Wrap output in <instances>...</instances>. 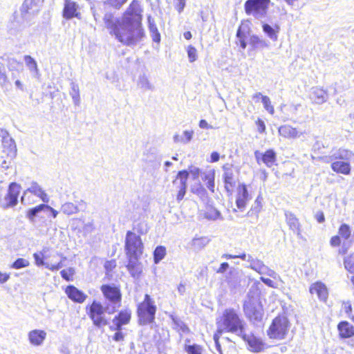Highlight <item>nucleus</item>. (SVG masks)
Segmentation results:
<instances>
[{"instance_id":"8","label":"nucleus","mask_w":354,"mask_h":354,"mask_svg":"<svg viewBox=\"0 0 354 354\" xmlns=\"http://www.w3.org/2000/svg\"><path fill=\"white\" fill-rule=\"evenodd\" d=\"M222 169L223 171V180L225 190L229 196H232L239 185L242 184L239 183L237 176L239 170L236 169L233 164L229 162L224 163L222 165Z\"/></svg>"},{"instance_id":"19","label":"nucleus","mask_w":354,"mask_h":354,"mask_svg":"<svg viewBox=\"0 0 354 354\" xmlns=\"http://www.w3.org/2000/svg\"><path fill=\"white\" fill-rule=\"evenodd\" d=\"M131 319V310L125 308L120 310L113 317L112 322L114 328L112 330H120L122 326L127 325L130 323Z\"/></svg>"},{"instance_id":"50","label":"nucleus","mask_w":354,"mask_h":354,"mask_svg":"<svg viewBox=\"0 0 354 354\" xmlns=\"http://www.w3.org/2000/svg\"><path fill=\"white\" fill-rule=\"evenodd\" d=\"M249 44L253 48H257L260 45H263L264 41L261 39L257 35H252L250 37Z\"/></svg>"},{"instance_id":"16","label":"nucleus","mask_w":354,"mask_h":354,"mask_svg":"<svg viewBox=\"0 0 354 354\" xmlns=\"http://www.w3.org/2000/svg\"><path fill=\"white\" fill-rule=\"evenodd\" d=\"M351 236V227L347 223H342L339 228L337 234L333 236L330 239V246L335 248L342 244V240H348Z\"/></svg>"},{"instance_id":"38","label":"nucleus","mask_w":354,"mask_h":354,"mask_svg":"<svg viewBox=\"0 0 354 354\" xmlns=\"http://www.w3.org/2000/svg\"><path fill=\"white\" fill-rule=\"evenodd\" d=\"M166 255V248L165 246L159 245L157 246L153 251V261L154 263H158L160 262Z\"/></svg>"},{"instance_id":"30","label":"nucleus","mask_w":354,"mask_h":354,"mask_svg":"<svg viewBox=\"0 0 354 354\" xmlns=\"http://www.w3.org/2000/svg\"><path fill=\"white\" fill-rule=\"evenodd\" d=\"M3 151L8 157L13 158L17 155V147L12 138L2 142Z\"/></svg>"},{"instance_id":"63","label":"nucleus","mask_w":354,"mask_h":354,"mask_svg":"<svg viewBox=\"0 0 354 354\" xmlns=\"http://www.w3.org/2000/svg\"><path fill=\"white\" fill-rule=\"evenodd\" d=\"M344 312L346 314H348V315L351 314V313L353 311V308H352L351 304L349 301L344 303Z\"/></svg>"},{"instance_id":"57","label":"nucleus","mask_w":354,"mask_h":354,"mask_svg":"<svg viewBox=\"0 0 354 354\" xmlns=\"http://www.w3.org/2000/svg\"><path fill=\"white\" fill-rule=\"evenodd\" d=\"M185 6V0H175V8L180 13Z\"/></svg>"},{"instance_id":"27","label":"nucleus","mask_w":354,"mask_h":354,"mask_svg":"<svg viewBox=\"0 0 354 354\" xmlns=\"http://www.w3.org/2000/svg\"><path fill=\"white\" fill-rule=\"evenodd\" d=\"M280 136L286 139H295L300 136L299 131L289 124L281 125L278 129Z\"/></svg>"},{"instance_id":"42","label":"nucleus","mask_w":354,"mask_h":354,"mask_svg":"<svg viewBox=\"0 0 354 354\" xmlns=\"http://www.w3.org/2000/svg\"><path fill=\"white\" fill-rule=\"evenodd\" d=\"M220 216V213L218 210L214 208L212 206H208L206 207V209L204 212V216L210 220H215L218 218Z\"/></svg>"},{"instance_id":"20","label":"nucleus","mask_w":354,"mask_h":354,"mask_svg":"<svg viewBox=\"0 0 354 354\" xmlns=\"http://www.w3.org/2000/svg\"><path fill=\"white\" fill-rule=\"evenodd\" d=\"M62 16L66 19L72 18H81V13L78 10L77 4L73 0H64Z\"/></svg>"},{"instance_id":"64","label":"nucleus","mask_w":354,"mask_h":354,"mask_svg":"<svg viewBox=\"0 0 354 354\" xmlns=\"http://www.w3.org/2000/svg\"><path fill=\"white\" fill-rule=\"evenodd\" d=\"M113 339L116 342L122 341L124 339L123 333L120 330H117V332L113 336Z\"/></svg>"},{"instance_id":"58","label":"nucleus","mask_w":354,"mask_h":354,"mask_svg":"<svg viewBox=\"0 0 354 354\" xmlns=\"http://www.w3.org/2000/svg\"><path fill=\"white\" fill-rule=\"evenodd\" d=\"M0 138H1V142H3L8 139H11L8 132L3 128H0Z\"/></svg>"},{"instance_id":"32","label":"nucleus","mask_w":354,"mask_h":354,"mask_svg":"<svg viewBox=\"0 0 354 354\" xmlns=\"http://www.w3.org/2000/svg\"><path fill=\"white\" fill-rule=\"evenodd\" d=\"M251 268L261 274L267 273L269 276L272 277L273 278L276 277V273L273 270H269L260 261H257L253 262L251 264Z\"/></svg>"},{"instance_id":"28","label":"nucleus","mask_w":354,"mask_h":354,"mask_svg":"<svg viewBox=\"0 0 354 354\" xmlns=\"http://www.w3.org/2000/svg\"><path fill=\"white\" fill-rule=\"evenodd\" d=\"M27 194H30L32 196L39 197L43 202L48 203L49 198L44 190L35 182L31 184V186L26 189Z\"/></svg>"},{"instance_id":"56","label":"nucleus","mask_w":354,"mask_h":354,"mask_svg":"<svg viewBox=\"0 0 354 354\" xmlns=\"http://www.w3.org/2000/svg\"><path fill=\"white\" fill-rule=\"evenodd\" d=\"M260 280L264 283L266 285H267L269 287H271V288H277V284L276 282H274L273 280L270 279H268V278H266V277H260Z\"/></svg>"},{"instance_id":"54","label":"nucleus","mask_w":354,"mask_h":354,"mask_svg":"<svg viewBox=\"0 0 354 354\" xmlns=\"http://www.w3.org/2000/svg\"><path fill=\"white\" fill-rule=\"evenodd\" d=\"M107 272H111L116 268V261L114 259L106 261L104 266Z\"/></svg>"},{"instance_id":"49","label":"nucleus","mask_w":354,"mask_h":354,"mask_svg":"<svg viewBox=\"0 0 354 354\" xmlns=\"http://www.w3.org/2000/svg\"><path fill=\"white\" fill-rule=\"evenodd\" d=\"M187 53L190 62H194L197 59V50L192 45H189L187 48Z\"/></svg>"},{"instance_id":"12","label":"nucleus","mask_w":354,"mask_h":354,"mask_svg":"<svg viewBox=\"0 0 354 354\" xmlns=\"http://www.w3.org/2000/svg\"><path fill=\"white\" fill-rule=\"evenodd\" d=\"M243 312L250 320H261L263 316V306L261 303L254 299H248L243 304Z\"/></svg>"},{"instance_id":"33","label":"nucleus","mask_w":354,"mask_h":354,"mask_svg":"<svg viewBox=\"0 0 354 354\" xmlns=\"http://www.w3.org/2000/svg\"><path fill=\"white\" fill-rule=\"evenodd\" d=\"M263 31L273 41H277L278 39V33L280 30L279 25H275L272 27L268 24H263L262 25Z\"/></svg>"},{"instance_id":"25","label":"nucleus","mask_w":354,"mask_h":354,"mask_svg":"<svg viewBox=\"0 0 354 354\" xmlns=\"http://www.w3.org/2000/svg\"><path fill=\"white\" fill-rule=\"evenodd\" d=\"M33 258L35 259V264L37 266L45 265L46 268L52 271L57 270L59 268H61L63 266L62 261H60L57 263H50L48 262L45 263L44 259H46V256L42 252L34 253Z\"/></svg>"},{"instance_id":"51","label":"nucleus","mask_w":354,"mask_h":354,"mask_svg":"<svg viewBox=\"0 0 354 354\" xmlns=\"http://www.w3.org/2000/svg\"><path fill=\"white\" fill-rule=\"evenodd\" d=\"M26 64L30 70L36 71H37V64L35 60L30 55H26L24 57Z\"/></svg>"},{"instance_id":"40","label":"nucleus","mask_w":354,"mask_h":354,"mask_svg":"<svg viewBox=\"0 0 354 354\" xmlns=\"http://www.w3.org/2000/svg\"><path fill=\"white\" fill-rule=\"evenodd\" d=\"M46 204H40L37 205L32 208L29 209L26 212V217L30 220L33 221L35 216L41 211L45 210Z\"/></svg>"},{"instance_id":"47","label":"nucleus","mask_w":354,"mask_h":354,"mask_svg":"<svg viewBox=\"0 0 354 354\" xmlns=\"http://www.w3.org/2000/svg\"><path fill=\"white\" fill-rule=\"evenodd\" d=\"M62 277L67 281H71L73 280V276L75 274V271L73 268H70L68 269L62 270L60 272Z\"/></svg>"},{"instance_id":"9","label":"nucleus","mask_w":354,"mask_h":354,"mask_svg":"<svg viewBox=\"0 0 354 354\" xmlns=\"http://www.w3.org/2000/svg\"><path fill=\"white\" fill-rule=\"evenodd\" d=\"M348 153V150L339 149L337 155L332 157L330 167L336 174L345 176H348L351 174V165L350 160L347 157Z\"/></svg>"},{"instance_id":"13","label":"nucleus","mask_w":354,"mask_h":354,"mask_svg":"<svg viewBox=\"0 0 354 354\" xmlns=\"http://www.w3.org/2000/svg\"><path fill=\"white\" fill-rule=\"evenodd\" d=\"M19 193L20 185L16 183H11L9 185L6 194L3 198L0 199V205L4 209L15 206L18 202Z\"/></svg>"},{"instance_id":"55","label":"nucleus","mask_w":354,"mask_h":354,"mask_svg":"<svg viewBox=\"0 0 354 354\" xmlns=\"http://www.w3.org/2000/svg\"><path fill=\"white\" fill-rule=\"evenodd\" d=\"M73 93H71L74 102L77 104L80 101L79 89L77 86L73 85L72 87Z\"/></svg>"},{"instance_id":"48","label":"nucleus","mask_w":354,"mask_h":354,"mask_svg":"<svg viewBox=\"0 0 354 354\" xmlns=\"http://www.w3.org/2000/svg\"><path fill=\"white\" fill-rule=\"evenodd\" d=\"M223 333V330L218 328L213 335V339L215 343L216 350L221 354V346L219 342L220 337Z\"/></svg>"},{"instance_id":"23","label":"nucleus","mask_w":354,"mask_h":354,"mask_svg":"<svg viewBox=\"0 0 354 354\" xmlns=\"http://www.w3.org/2000/svg\"><path fill=\"white\" fill-rule=\"evenodd\" d=\"M250 31V20H243L239 26L236 36L239 39L240 46L245 49L247 46V42L245 41L246 35Z\"/></svg>"},{"instance_id":"41","label":"nucleus","mask_w":354,"mask_h":354,"mask_svg":"<svg viewBox=\"0 0 354 354\" xmlns=\"http://www.w3.org/2000/svg\"><path fill=\"white\" fill-rule=\"evenodd\" d=\"M147 21H148V26L150 32L152 34L157 35V39L156 37L153 38V41L156 42H159L160 40V35L158 32V28L152 19V17L149 15L147 17Z\"/></svg>"},{"instance_id":"7","label":"nucleus","mask_w":354,"mask_h":354,"mask_svg":"<svg viewBox=\"0 0 354 354\" xmlns=\"http://www.w3.org/2000/svg\"><path fill=\"white\" fill-rule=\"evenodd\" d=\"M124 250L129 261L139 259L144 251V244L140 236L133 231H127L124 241Z\"/></svg>"},{"instance_id":"44","label":"nucleus","mask_w":354,"mask_h":354,"mask_svg":"<svg viewBox=\"0 0 354 354\" xmlns=\"http://www.w3.org/2000/svg\"><path fill=\"white\" fill-rule=\"evenodd\" d=\"M264 109L270 114L274 115V108L272 104L271 100L268 96H262L261 100Z\"/></svg>"},{"instance_id":"14","label":"nucleus","mask_w":354,"mask_h":354,"mask_svg":"<svg viewBox=\"0 0 354 354\" xmlns=\"http://www.w3.org/2000/svg\"><path fill=\"white\" fill-rule=\"evenodd\" d=\"M254 154L258 164H263L269 168L277 165V156L274 149H268L264 152L257 150Z\"/></svg>"},{"instance_id":"24","label":"nucleus","mask_w":354,"mask_h":354,"mask_svg":"<svg viewBox=\"0 0 354 354\" xmlns=\"http://www.w3.org/2000/svg\"><path fill=\"white\" fill-rule=\"evenodd\" d=\"M46 335L47 334L45 330L35 329L28 333V337L30 344L35 346H39L44 343Z\"/></svg>"},{"instance_id":"6","label":"nucleus","mask_w":354,"mask_h":354,"mask_svg":"<svg viewBox=\"0 0 354 354\" xmlns=\"http://www.w3.org/2000/svg\"><path fill=\"white\" fill-rule=\"evenodd\" d=\"M156 310L154 301L149 295L145 294L143 301L137 305L136 313L139 324L147 325L153 323Z\"/></svg>"},{"instance_id":"43","label":"nucleus","mask_w":354,"mask_h":354,"mask_svg":"<svg viewBox=\"0 0 354 354\" xmlns=\"http://www.w3.org/2000/svg\"><path fill=\"white\" fill-rule=\"evenodd\" d=\"M35 5V0H25L20 8L21 15L23 16L26 15L29 12V10H31Z\"/></svg>"},{"instance_id":"4","label":"nucleus","mask_w":354,"mask_h":354,"mask_svg":"<svg viewBox=\"0 0 354 354\" xmlns=\"http://www.w3.org/2000/svg\"><path fill=\"white\" fill-rule=\"evenodd\" d=\"M100 290L107 302V308H111L110 313H115L121 307L122 302V292L121 286L115 283H102Z\"/></svg>"},{"instance_id":"46","label":"nucleus","mask_w":354,"mask_h":354,"mask_svg":"<svg viewBox=\"0 0 354 354\" xmlns=\"http://www.w3.org/2000/svg\"><path fill=\"white\" fill-rule=\"evenodd\" d=\"M185 351L187 354H202L203 347L198 344L185 346Z\"/></svg>"},{"instance_id":"5","label":"nucleus","mask_w":354,"mask_h":354,"mask_svg":"<svg viewBox=\"0 0 354 354\" xmlns=\"http://www.w3.org/2000/svg\"><path fill=\"white\" fill-rule=\"evenodd\" d=\"M290 326L288 317L283 313L279 314L272 319L267 329V335L270 339L282 340L288 335Z\"/></svg>"},{"instance_id":"34","label":"nucleus","mask_w":354,"mask_h":354,"mask_svg":"<svg viewBox=\"0 0 354 354\" xmlns=\"http://www.w3.org/2000/svg\"><path fill=\"white\" fill-rule=\"evenodd\" d=\"M202 180L205 184L207 189L212 192H214V180H215V171L212 169L202 177Z\"/></svg>"},{"instance_id":"17","label":"nucleus","mask_w":354,"mask_h":354,"mask_svg":"<svg viewBox=\"0 0 354 354\" xmlns=\"http://www.w3.org/2000/svg\"><path fill=\"white\" fill-rule=\"evenodd\" d=\"M309 292L311 295H316L318 299L323 303L326 304L328 299V288L322 281H317L313 283L309 287Z\"/></svg>"},{"instance_id":"45","label":"nucleus","mask_w":354,"mask_h":354,"mask_svg":"<svg viewBox=\"0 0 354 354\" xmlns=\"http://www.w3.org/2000/svg\"><path fill=\"white\" fill-rule=\"evenodd\" d=\"M30 263L28 260L23 258L17 259L11 265V268L14 269H20L28 267Z\"/></svg>"},{"instance_id":"36","label":"nucleus","mask_w":354,"mask_h":354,"mask_svg":"<svg viewBox=\"0 0 354 354\" xmlns=\"http://www.w3.org/2000/svg\"><path fill=\"white\" fill-rule=\"evenodd\" d=\"M209 241V239L206 236L195 237L192 241V245L196 249L200 250L205 247Z\"/></svg>"},{"instance_id":"61","label":"nucleus","mask_w":354,"mask_h":354,"mask_svg":"<svg viewBox=\"0 0 354 354\" xmlns=\"http://www.w3.org/2000/svg\"><path fill=\"white\" fill-rule=\"evenodd\" d=\"M245 257H246V255L245 253H243V254H239V255H232V254H225L223 255V257H224L227 259L239 258V259L244 260L245 259Z\"/></svg>"},{"instance_id":"60","label":"nucleus","mask_w":354,"mask_h":354,"mask_svg":"<svg viewBox=\"0 0 354 354\" xmlns=\"http://www.w3.org/2000/svg\"><path fill=\"white\" fill-rule=\"evenodd\" d=\"M220 160V154L217 151H213L210 154V160L208 161L209 162H217Z\"/></svg>"},{"instance_id":"31","label":"nucleus","mask_w":354,"mask_h":354,"mask_svg":"<svg viewBox=\"0 0 354 354\" xmlns=\"http://www.w3.org/2000/svg\"><path fill=\"white\" fill-rule=\"evenodd\" d=\"M139 259L128 260L127 268L133 277H138L142 273V266L138 261Z\"/></svg>"},{"instance_id":"37","label":"nucleus","mask_w":354,"mask_h":354,"mask_svg":"<svg viewBox=\"0 0 354 354\" xmlns=\"http://www.w3.org/2000/svg\"><path fill=\"white\" fill-rule=\"evenodd\" d=\"M129 0H104V5L109 8L120 10Z\"/></svg>"},{"instance_id":"1","label":"nucleus","mask_w":354,"mask_h":354,"mask_svg":"<svg viewBox=\"0 0 354 354\" xmlns=\"http://www.w3.org/2000/svg\"><path fill=\"white\" fill-rule=\"evenodd\" d=\"M143 9L138 0H132L123 13L122 19L106 15L104 21L110 35L126 46H133L145 37L142 26Z\"/></svg>"},{"instance_id":"29","label":"nucleus","mask_w":354,"mask_h":354,"mask_svg":"<svg viewBox=\"0 0 354 354\" xmlns=\"http://www.w3.org/2000/svg\"><path fill=\"white\" fill-rule=\"evenodd\" d=\"M328 97L327 91L322 87H315L313 88L312 99L317 104L324 102Z\"/></svg>"},{"instance_id":"2","label":"nucleus","mask_w":354,"mask_h":354,"mask_svg":"<svg viewBox=\"0 0 354 354\" xmlns=\"http://www.w3.org/2000/svg\"><path fill=\"white\" fill-rule=\"evenodd\" d=\"M217 324L223 327V332L236 333L239 335L245 330V324L236 311L233 308L225 309Z\"/></svg>"},{"instance_id":"22","label":"nucleus","mask_w":354,"mask_h":354,"mask_svg":"<svg viewBox=\"0 0 354 354\" xmlns=\"http://www.w3.org/2000/svg\"><path fill=\"white\" fill-rule=\"evenodd\" d=\"M338 337L341 339H350L354 337V326L348 321L339 322L337 325Z\"/></svg>"},{"instance_id":"59","label":"nucleus","mask_w":354,"mask_h":354,"mask_svg":"<svg viewBox=\"0 0 354 354\" xmlns=\"http://www.w3.org/2000/svg\"><path fill=\"white\" fill-rule=\"evenodd\" d=\"M142 225H142V223H139L137 225V227L133 226V229L134 230H136V232H137L140 235L145 234L147 233V229H144Z\"/></svg>"},{"instance_id":"35","label":"nucleus","mask_w":354,"mask_h":354,"mask_svg":"<svg viewBox=\"0 0 354 354\" xmlns=\"http://www.w3.org/2000/svg\"><path fill=\"white\" fill-rule=\"evenodd\" d=\"M344 266L345 270L352 275H354V252L344 258Z\"/></svg>"},{"instance_id":"26","label":"nucleus","mask_w":354,"mask_h":354,"mask_svg":"<svg viewBox=\"0 0 354 354\" xmlns=\"http://www.w3.org/2000/svg\"><path fill=\"white\" fill-rule=\"evenodd\" d=\"M286 216V222L288 225L290 230L295 232L297 235L299 237H302L301 236V224L299 221V219L297 218L295 214L292 212H286L285 214Z\"/></svg>"},{"instance_id":"3","label":"nucleus","mask_w":354,"mask_h":354,"mask_svg":"<svg viewBox=\"0 0 354 354\" xmlns=\"http://www.w3.org/2000/svg\"><path fill=\"white\" fill-rule=\"evenodd\" d=\"M111 310V308H107V305L104 306L102 302L95 299L85 307L86 315L93 324L97 328H102L109 324V318L106 317V313L107 312L109 315L113 314L114 313H110Z\"/></svg>"},{"instance_id":"21","label":"nucleus","mask_w":354,"mask_h":354,"mask_svg":"<svg viewBox=\"0 0 354 354\" xmlns=\"http://www.w3.org/2000/svg\"><path fill=\"white\" fill-rule=\"evenodd\" d=\"M64 292L68 299L75 303L82 304L87 298V295L83 291L79 290L73 285L67 286L64 289Z\"/></svg>"},{"instance_id":"15","label":"nucleus","mask_w":354,"mask_h":354,"mask_svg":"<svg viewBox=\"0 0 354 354\" xmlns=\"http://www.w3.org/2000/svg\"><path fill=\"white\" fill-rule=\"evenodd\" d=\"M239 336L245 342L247 343L252 352L259 353L265 348L263 341L254 333L246 334L244 330Z\"/></svg>"},{"instance_id":"11","label":"nucleus","mask_w":354,"mask_h":354,"mask_svg":"<svg viewBox=\"0 0 354 354\" xmlns=\"http://www.w3.org/2000/svg\"><path fill=\"white\" fill-rule=\"evenodd\" d=\"M188 177L189 172L187 170H181L178 172L172 182V190L177 192L176 199L178 202L182 201L185 195Z\"/></svg>"},{"instance_id":"18","label":"nucleus","mask_w":354,"mask_h":354,"mask_svg":"<svg viewBox=\"0 0 354 354\" xmlns=\"http://www.w3.org/2000/svg\"><path fill=\"white\" fill-rule=\"evenodd\" d=\"M235 203L240 211H243L248 201L250 200V196L248 191L247 185L245 183L239 185L236 189Z\"/></svg>"},{"instance_id":"39","label":"nucleus","mask_w":354,"mask_h":354,"mask_svg":"<svg viewBox=\"0 0 354 354\" xmlns=\"http://www.w3.org/2000/svg\"><path fill=\"white\" fill-rule=\"evenodd\" d=\"M62 212L66 215H71L78 212L79 209L77 205L73 203H65L61 207Z\"/></svg>"},{"instance_id":"10","label":"nucleus","mask_w":354,"mask_h":354,"mask_svg":"<svg viewBox=\"0 0 354 354\" xmlns=\"http://www.w3.org/2000/svg\"><path fill=\"white\" fill-rule=\"evenodd\" d=\"M270 0H246L244 3V10L247 15L255 18L265 17L268 12Z\"/></svg>"},{"instance_id":"52","label":"nucleus","mask_w":354,"mask_h":354,"mask_svg":"<svg viewBox=\"0 0 354 354\" xmlns=\"http://www.w3.org/2000/svg\"><path fill=\"white\" fill-rule=\"evenodd\" d=\"M32 195L30 193L27 194V191L25 190L24 195L21 197V203L25 205H30L36 203V201L32 198Z\"/></svg>"},{"instance_id":"62","label":"nucleus","mask_w":354,"mask_h":354,"mask_svg":"<svg viewBox=\"0 0 354 354\" xmlns=\"http://www.w3.org/2000/svg\"><path fill=\"white\" fill-rule=\"evenodd\" d=\"M10 274L8 272H2L0 270V283H6L10 279Z\"/></svg>"},{"instance_id":"53","label":"nucleus","mask_w":354,"mask_h":354,"mask_svg":"<svg viewBox=\"0 0 354 354\" xmlns=\"http://www.w3.org/2000/svg\"><path fill=\"white\" fill-rule=\"evenodd\" d=\"M255 124L257 127V131L259 133H266V127L264 121L261 118H257L255 121Z\"/></svg>"}]
</instances>
